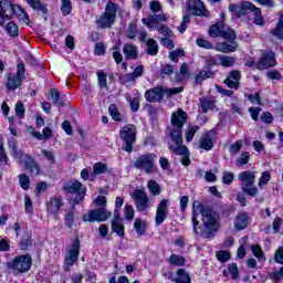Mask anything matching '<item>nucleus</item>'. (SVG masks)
I'll use <instances>...</instances> for the list:
<instances>
[{
    "label": "nucleus",
    "instance_id": "obj_10",
    "mask_svg": "<svg viewBox=\"0 0 283 283\" xmlns=\"http://www.w3.org/2000/svg\"><path fill=\"white\" fill-rule=\"evenodd\" d=\"M62 189L66 193H76L74 205H78V202H82V200H84L85 198V195L87 193V189L84 188L83 184H81L78 180L63 184Z\"/></svg>",
    "mask_w": 283,
    "mask_h": 283
},
{
    "label": "nucleus",
    "instance_id": "obj_5",
    "mask_svg": "<svg viewBox=\"0 0 283 283\" xmlns=\"http://www.w3.org/2000/svg\"><path fill=\"white\" fill-rule=\"evenodd\" d=\"M185 92V87H175V88H163V86H157L146 91L145 98L148 103H160L163 98H165V94L171 96V94H182Z\"/></svg>",
    "mask_w": 283,
    "mask_h": 283
},
{
    "label": "nucleus",
    "instance_id": "obj_15",
    "mask_svg": "<svg viewBox=\"0 0 283 283\" xmlns=\"http://www.w3.org/2000/svg\"><path fill=\"white\" fill-rule=\"evenodd\" d=\"M81 253V241L78 238L74 239L72 248L69 251V255L65 258L66 266H74L75 262H78V254Z\"/></svg>",
    "mask_w": 283,
    "mask_h": 283
},
{
    "label": "nucleus",
    "instance_id": "obj_18",
    "mask_svg": "<svg viewBox=\"0 0 283 283\" xmlns=\"http://www.w3.org/2000/svg\"><path fill=\"white\" fill-rule=\"evenodd\" d=\"M169 207V201L167 199H163L158 206L155 217V223L157 227H160L163 224L164 220H167V208Z\"/></svg>",
    "mask_w": 283,
    "mask_h": 283
},
{
    "label": "nucleus",
    "instance_id": "obj_26",
    "mask_svg": "<svg viewBox=\"0 0 283 283\" xmlns=\"http://www.w3.org/2000/svg\"><path fill=\"white\" fill-rule=\"evenodd\" d=\"M216 76V72L211 70H201L199 73L195 76V84L196 85H202L203 81H207V78H213Z\"/></svg>",
    "mask_w": 283,
    "mask_h": 283
},
{
    "label": "nucleus",
    "instance_id": "obj_35",
    "mask_svg": "<svg viewBox=\"0 0 283 283\" xmlns=\"http://www.w3.org/2000/svg\"><path fill=\"white\" fill-rule=\"evenodd\" d=\"M25 1L30 6V8H32V10L42 12V14H48V7L41 3V0H25Z\"/></svg>",
    "mask_w": 283,
    "mask_h": 283
},
{
    "label": "nucleus",
    "instance_id": "obj_30",
    "mask_svg": "<svg viewBox=\"0 0 283 283\" xmlns=\"http://www.w3.org/2000/svg\"><path fill=\"white\" fill-rule=\"evenodd\" d=\"M247 227H249V218L244 213L239 214L234 220V229L242 231Z\"/></svg>",
    "mask_w": 283,
    "mask_h": 283
},
{
    "label": "nucleus",
    "instance_id": "obj_40",
    "mask_svg": "<svg viewBox=\"0 0 283 283\" xmlns=\"http://www.w3.org/2000/svg\"><path fill=\"white\" fill-rule=\"evenodd\" d=\"M272 34L273 36H276V39H283V14L279 18Z\"/></svg>",
    "mask_w": 283,
    "mask_h": 283
},
{
    "label": "nucleus",
    "instance_id": "obj_28",
    "mask_svg": "<svg viewBox=\"0 0 283 283\" xmlns=\"http://www.w3.org/2000/svg\"><path fill=\"white\" fill-rule=\"evenodd\" d=\"M8 145H9V149H10V151H11V156H13V158H17L18 160H21V163H22L23 160H25V156H29V155H25V154L23 153V150H19V149L17 148V142H15V140H10V142L8 143Z\"/></svg>",
    "mask_w": 283,
    "mask_h": 283
},
{
    "label": "nucleus",
    "instance_id": "obj_48",
    "mask_svg": "<svg viewBox=\"0 0 283 283\" xmlns=\"http://www.w3.org/2000/svg\"><path fill=\"white\" fill-rule=\"evenodd\" d=\"M6 30H7V34H9V36H19V27H17V23H14L13 21L9 22L6 25Z\"/></svg>",
    "mask_w": 283,
    "mask_h": 283
},
{
    "label": "nucleus",
    "instance_id": "obj_9",
    "mask_svg": "<svg viewBox=\"0 0 283 283\" xmlns=\"http://www.w3.org/2000/svg\"><path fill=\"white\" fill-rule=\"evenodd\" d=\"M119 137L125 143L122 149L127 151V154H132L134 151V144L136 143V126L132 124L125 125L119 130Z\"/></svg>",
    "mask_w": 283,
    "mask_h": 283
},
{
    "label": "nucleus",
    "instance_id": "obj_36",
    "mask_svg": "<svg viewBox=\"0 0 283 283\" xmlns=\"http://www.w3.org/2000/svg\"><path fill=\"white\" fill-rule=\"evenodd\" d=\"M146 52L150 56H156L158 54V42L154 39H148L146 41Z\"/></svg>",
    "mask_w": 283,
    "mask_h": 283
},
{
    "label": "nucleus",
    "instance_id": "obj_47",
    "mask_svg": "<svg viewBox=\"0 0 283 283\" xmlns=\"http://www.w3.org/2000/svg\"><path fill=\"white\" fill-rule=\"evenodd\" d=\"M175 70H176V66H174L171 64L161 65L160 70H159V74L163 77L171 76V74H174Z\"/></svg>",
    "mask_w": 283,
    "mask_h": 283
},
{
    "label": "nucleus",
    "instance_id": "obj_53",
    "mask_svg": "<svg viewBox=\"0 0 283 283\" xmlns=\"http://www.w3.org/2000/svg\"><path fill=\"white\" fill-rule=\"evenodd\" d=\"M180 56H185V51L182 49H176L169 53V59L172 63H178V59H180Z\"/></svg>",
    "mask_w": 283,
    "mask_h": 283
},
{
    "label": "nucleus",
    "instance_id": "obj_52",
    "mask_svg": "<svg viewBox=\"0 0 283 283\" xmlns=\"http://www.w3.org/2000/svg\"><path fill=\"white\" fill-rule=\"evenodd\" d=\"M19 182H20V186L24 189V191H28V189H30V177L28 175L20 174Z\"/></svg>",
    "mask_w": 283,
    "mask_h": 283
},
{
    "label": "nucleus",
    "instance_id": "obj_49",
    "mask_svg": "<svg viewBox=\"0 0 283 283\" xmlns=\"http://www.w3.org/2000/svg\"><path fill=\"white\" fill-rule=\"evenodd\" d=\"M168 262L172 264L174 266H184L185 265V259L181 255L172 254L170 255Z\"/></svg>",
    "mask_w": 283,
    "mask_h": 283
},
{
    "label": "nucleus",
    "instance_id": "obj_41",
    "mask_svg": "<svg viewBox=\"0 0 283 283\" xmlns=\"http://www.w3.org/2000/svg\"><path fill=\"white\" fill-rule=\"evenodd\" d=\"M108 112H109L113 120H116V123L123 122V114H120V112H118V107H116V104L109 105Z\"/></svg>",
    "mask_w": 283,
    "mask_h": 283
},
{
    "label": "nucleus",
    "instance_id": "obj_27",
    "mask_svg": "<svg viewBox=\"0 0 283 283\" xmlns=\"http://www.w3.org/2000/svg\"><path fill=\"white\" fill-rule=\"evenodd\" d=\"M8 145H9V149H10V151H11V156H13V158H17L18 160H21V163H22L23 160H25V156H29V155H25V154L23 153V150H19V149L17 148V142H15V140H10V142L8 143Z\"/></svg>",
    "mask_w": 283,
    "mask_h": 283
},
{
    "label": "nucleus",
    "instance_id": "obj_24",
    "mask_svg": "<svg viewBox=\"0 0 283 283\" xmlns=\"http://www.w3.org/2000/svg\"><path fill=\"white\" fill-rule=\"evenodd\" d=\"M255 4L253 2H241L237 7V17L238 19L247 17L248 12H253Z\"/></svg>",
    "mask_w": 283,
    "mask_h": 283
},
{
    "label": "nucleus",
    "instance_id": "obj_43",
    "mask_svg": "<svg viewBox=\"0 0 283 283\" xmlns=\"http://www.w3.org/2000/svg\"><path fill=\"white\" fill-rule=\"evenodd\" d=\"M101 174H107V164L99 161L93 166V176H101Z\"/></svg>",
    "mask_w": 283,
    "mask_h": 283
},
{
    "label": "nucleus",
    "instance_id": "obj_56",
    "mask_svg": "<svg viewBox=\"0 0 283 283\" xmlns=\"http://www.w3.org/2000/svg\"><path fill=\"white\" fill-rule=\"evenodd\" d=\"M189 23H191V18L189 15H184L182 21H181L180 25L178 27V31L181 34H184V32L187 31V25H189Z\"/></svg>",
    "mask_w": 283,
    "mask_h": 283
},
{
    "label": "nucleus",
    "instance_id": "obj_19",
    "mask_svg": "<svg viewBox=\"0 0 283 283\" xmlns=\"http://www.w3.org/2000/svg\"><path fill=\"white\" fill-rule=\"evenodd\" d=\"M213 130H209L205 133L199 142V147L200 149H205L206 151H211L213 149V136H214Z\"/></svg>",
    "mask_w": 283,
    "mask_h": 283
},
{
    "label": "nucleus",
    "instance_id": "obj_32",
    "mask_svg": "<svg viewBox=\"0 0 283 283\" xmlns=\"http://www.w3.org/2000/svg\"><path fill=\"white\" fill-rule=\"evenodd\" d=\"M111 229L113 233H116L119 238H125V226L123 221H111Z\"/></svg>",
    "mask_w": 283,
    "mask_h": 283
},
{
    "label": "nucleus",
    "instance_id": "obj_25",
    "mask_svg": "<svg viewBox=\"0 0 283 283\" xmlns=\"http://www.w3.org/2000/svg\"><path fill=\"white\" fill-rule=\"evenodd\" d=\"M214 50L217 52H222L223 54H229V53L235 52V50H238V43L221 42L216 45Z\"/></svg>",
    "mask_w": 283,
    "mask_h": 283
},
{
    "label": "nucleus",
    "instance_id": "obj_23",
    "mask_svg": "<svg viewBox=\"0 0 283 283\" xmlns=\"http://www.w3.org/2000/svg\"><path fill=\"white\" fill-rule=\"evenodd\" d=\"M123 52L128 61H136L138 59V48L134 44H124Z\"/></svg>",
    "mask_w": 283,
    "mask_h": 283
},
{
    "label": "nucleus",
    "instance_id": "obj_55",
    "mask_svg": "<svg viewBox=\"0 0 283 283\" xmlns=\"http://www.w3.org/2000/svg\"><path fill=\"white\" fill-rule=\"evenodd\" d=\"M15 116L17 118H24L25 116V106L21 102L15 104Z\"/></svg>",
    "mask_w": 283,
    "mask_h": 283
},
{
    "label": "nucleus",
    "instance_id": "obj_14",
    "mask_svg": "<svg viewBox=\"0 0 283 283\" xmlns=\"http://www.w3.org/2000/svg\"><path fill=\"white\" fill-rule=\"evenodd\" d=\"M187 11L191 12L195 17H206L209 19L211 13H209V10L205 8V3L201 2V0H188L187 2Z\"/></svg>",
    "mask_w": 283,
    "mask_h": 283
},
{
    "label": "nucleus",
    "instance_id": "obj_45",
    "mask_svg": "<svg viewBox=\"0 0 283 283\" xmlns=\"http://www.w3.org/2000/svg\"><path fill=\"white\" fill-rule=\"evenodd\" d=\"M13 14H15L17 19L22 23H28V21H30L25 11L19 6L15 7Z\"/></svg>",
    "mask_w": 283,
    "mask_h": 283
},
{
    "label": "nucleus",
    "instance_id": "obj_64",
    "mask_svg": "<svg viewBox=\"0 0 283 283\" xmlns=\"http://www.w3.org/2000/svg\"><path fill=\"white\" fill-rule=\"evenodd\" d=\"M274 261L277 264H283V247H280L274 253Z\"/></svg>",
    "mask_w": 283,
    "mask_h": 283
},
{
    "label": "nucleus",
    "instance_id": "obj_34",
    "mask_svg": "<svg viewBox=\"0 0 283 283\" xmlns=\"http://www.w3.org/2000/svg\"><path fill=\"white\" fill-rule=\"evenodd\" d=\"M217 59L219 60V65H222V67H233L235 65V57L218 54Z\"/></svg>",
    "mask_w": 283,
    "mask_h": 283
},
{
    "label": "nucleus",
    "instance_id": "obj_6",
    "mask_svg": "<svg viewBox=\"0 0 283 283\" xmlns=\"http://www.w3.org/2000/svg\"><path fill=\"white\" fill-rule=\"evenodd\" d=\"M156 158L158 156L154 153L140 155L134 161V167L148 175L156 174Z\"/></svg>",
    "mask_w": 283,
    "mask_h": 283
},
{
    "label": "nucleus",
    "instance_id": "obj_38",
    "mask_svg": "<svg viewBox=\"0 0 283 283\" xmlns=\"http://www.w3.org/2000/svg\"><path fill=\"white\" fill-rule=\"evenodd\" d=\"M51 98L53 99V104L57 107H65V102L61 99V93H59V90L51 88Z\"/></svg>",
    "mask_w": 283,
    "mask_h": 283
},
{
    "label": "nucleus",
    "instance_id": "obj_4",
    "mask_svg": "<svg viewBox=\"0 0 283 283\" xmlns=\"http://www.w3.org/2000/svg\"><path fill=\"white\" fill-rule=\"evenodd\" d=\"M142 22L148 30H156L159 32V34H163L164 38H171L174 36V31L169 29L167 24V15L165 13H159V14H153L149 15L148 18H143Z\"/></svg>",
    "mask_w": 283,
    "mask_h": 283
},
{
    "label": "nucleus",
    "instance_id": "obj_1",
    "mask_svg": "<svg viewBox=\"0 0 283 283\" xmlns=\"http://www.w3.org/2000/svg\"><path fill=\"white\" fill-rule=\"evenodd\" d=\"M195 233L202 234L206 239H211L218 231V213L209 207L202 206L200 201L192 203V217Z\"/></svg>",
    "mask_w": 283,
    "mask_h": 283
},
{
    "label": "nucleus",
    "instance_id": "obj_17",
    "mask_svg": "<svg viewBox=\"0 0 283 283\" xmlns=\"http://www.w3.org/2000/svg\"><path fill=\"white\" fill-rule=\"evenodd\" d=\"M240 78H242V73H240L238 70H234L228 74L223 83L227 85V87H229V90H240Z\"/></svg>",
    "mask_w": 283,
    "mask_h": 283
},
{
    "label": "nucleus",
    "instance_id": "obj_51",
    "mask_svg": "<svg viewBox=\"0 0 283 283\" xmlns=\"http://www.w3.org/2000/svg\"><path fill=\"white\" fill-rule=\"evenodd\" d=\"M228 271L232 280H238V277H240V270L238 269V263H229Z\"/></svg>",
    "mask_w": 283,
    "mask_h": 283
},
{
    "label": "nucleus",
    "instance_id": "obj_8",
    "mask_svg": "<svg viewBox=\"0 0 283 283\" xmlns=\"http://www.w3.org/2000/svg\"><path fill=\"white\" fill-rule=\"evenodd\" d=\"M116 3L109 1L105 7V12L96 18V24L98 28L105 30V28H112L114 21H116Z\"/></svg>",
    "mask_w": 283,
    "mask_h": 283
},
{
    "label": "nucleus",
    "instance_id": "obj_21",
    "mask_svg": "<svg viewBox=\"0 0 283 283\" xmlns=\"http://www.w3.org/2000/svg\"><path fill=\"white\" fill-rule=\"evenodd\" d=\"M61 207H63V199L59 197L51 198L48 206V213L50 216H57L59 211H61Z\"/></svg>",
    "mask_w": 283,
    "mask_h": 283
},
{
    "label": "nucleus",
    "instance_id": "obj_3",
    "mask_svg": "<svg viewBox=\"0 0 283 283\" xmlns=\"http://www.w3.org/2000/svg\"><path fill=\"white\" fill-rule=\"evenodd\" d=\"M97 209L91 210L84 214V222H105L112 218V212L107 210V198L105 196H98L94 200Z\"/></svg>",
    "mask_w": 283,
    "mask_h": 283
},
{
    "label": "nucleus",
    "instance_id": "obj_22",
    "mask_svg": "<svg viewBox=\"0 0 283 283\" xmlns=\"http://www.w3.org/2000/svg\"><path fill=\"white\" fill-rule=\"evenodd\" d=\"M0 8L6 19L9 20L12 19L14 10H17V7L10 0H0Z\"/></svg>",
    "mask_w": 283,
    "mask_h": 283
},
{
    "label": "nucleus",
    "instance_id": "obj_63",
    "mask_svg": "<svg viewBox=\"0 0 283 283\" xmlns=\"http://www.w3.org/2000/svg\"><path fill=\"white\" fill-rule=\"evenodd\" d=\"M240 149H242V139H238L234 144L230 146V154H239Z\"/></svg>",
    "mask_w": 283,
    "mask_h": 283
},
{
    "label": "nucleus",
    "instance_id": "obj_29",
    "mask_svg": "<svg viewBox=\"0 0 283 283\" xmlns=\"http://www.w3.org/2000/svg\"><path fill=\"white\" fill-rule=\"evenodd\" d=\"M175 283H191V275L185 269L177 270V277L172 279Z\"/></svg>",
    "mask_w": 283,
    "mask_h": 283
},
{
    "label": "nucleus",
    "instance_id": "obj_2",
    "mask_svg": "<svg viewBox=\"0 0 283 283\" xmlns=\"http://www.w3.org/2000/svg\"><path fill=\"white\" fill-rule=\"evenodd\" d=\"M185 123H187V114L185 111L178 108L171 114V125L174 128L169 132L168 136L174 145H169V149L172 154L184 156L180 163L184 167H189V165H191L189 149L187 146L182 145V127H185Z\"/></svg>",
    "mask_w": 283,
    "mask_h": 283
},
{
    "label": "nucleus",
    "instance_id": "obj_39",
    "mask_svg": "<svg viewBox=\"0 0 283 283\" xmlns=\"http://www.w3.org/2000/svg\"><path fill=\"white\" fill-rule=\"evenodd\" d=\"M147 187L151 196H160V184L154 179L148 180Z\"/></svg>",
    "mask_w": 283,
    "mask_h": 283
},
{
    "label": "nucleus",
    "instance_id": "obj_37",
    "mask_svg": "<svg viewBox=\"0 0 283 283\" xmlns=\"http://www.w3.org/2000/svg\"><path fill=\"white\" fill-rule=\"evenodd\" d=\"M199 103L203 114H207L209 109H213V107H216V102L207 97L200 98Z\"/></svg>",
    "mask_w": 283,
    "mask_h": 283
},
{
    "label": "nucleus",
    "instance_id": "obj_44",
    "mask_svg": "<svg viewBox=\"0 0 283 283\" xmlns=\"http://www.w3.org/2000/svg\"><path fill=\"white\" fill-rule=\"evenodd\" d=\"M61 12L63 17L72 14V0H61Z\"/></svg>",
    "mask_w": 283,
    "mask_h": 283
},
{
    "label": "nucleus",
    "instance_id": "obj_31",
    "mask_svg": "<svg viewBox=\"0 0 283 283\" xmlns=\"http://www.w3.org/2000/svg\"><path fill=\"white\" fill-rule=\"evenodd\" d=\"M223 30L224 22H218L209 28V36L212 39H218V36H222Z\"/></svg>",
    "mask_w": 283,
    "mask_h": 283
},
{
    "label": "nucleus",
    "instance_id": "obj_12",
    "mask_svg": "<svg viewBox=\"0 0 283 283\" xmlns=\"http://www.w3.org/2000/svg\"><path fill=\"white\" fill-rule=\"evenodd\" d=\"M7 266L18 273H28L32 266V256L29 254L15 256L13 261L7 263Z\"/></svg>",
    "mask_w": 283,
    "mask_h": 283
},
{
    "label": "nucleus",
    "instance_id": "obj_61",
    "mask_svg": "<svg viewBox=\"0 0 283 283\" xmlns=\"http://www.w3.org/2000/svg\"><path fill=\"white\" fill-rule=\"evenodd\" d=\"M221 39H228V40H231V41L235 40V30H233V29L224 30L223 29V32L221 34Z\"/></svg>",
    "mask_w": 283,
    "mask_h": 283
},
{
    "label": "nucleus",
    "instance_id": "obj_59",
    "mask_svg": "<svg viewBox=\"0 0 283 283\" xmlns=\"http://www.w3.org/2000/svg\"><path fill=\"white\" fill-rule=\"evenodd\" d=\"M214 65H218V61L214 56L208 55L205 57L206 70H211V67H213Z\"/></svg>",
    "mask_w": 283,
    "mask_h": 283
},
{
    "label": "nucleus",
    "instance_id": "obj_57",
    "mask_svg": "<svg viewBox=\"0 0 283 283\" xmlns=\"http://www.w3.org/2000/svg\"><path fill=\"white\" fill-rule=\"evenodd\" d=\"M200 127L198 126H190L186 133V140L191 143L193 140V136H196V132H198Z\"/></svg>",
    "mask_w": 283,
    "mask_h": 283
},
{
    "label": "nucleus",
    "instance_id": "obj_13",
    "mask_svg": "<svg viewBox=\"0 0 283 283\" xmlns=\"http://www.w3.org/2000/svg\"><path fill=\"white\" fill-rule=\"evenodd\" d=\"M130 198L134 200L138 213H144L151 207V200L143 189H136L132 192Z\"/></svg>",
    "mask_w": 283,
    "mask_h": 283
},
{
    "label": "nucleus",
    "instance_id": "obj_58",
    "mask_svg": "<svg viewBox=\"0 0 283 283\" xmlns=\"http://www.w3.org/2000/svg\"><path fill=\"white\" fill-rule=\"evenodd\" d=\"M134 213H135L134 207L126 205L124 210L125 220H128V221L134 220Z\"/></svg>",
    "mask_w": 283,
    "mask_h": 283
},
{
    "label": "nucleus",
    "instance_id": "obj_33",
    "mask_svg": "<svg viewBox=\"0 0 283 283\" xmlns=\"http://www.w3.org/2000/svg\"><path fill=\"white\" fill-rule=\"evenodd\" d=\"M134 229L137 235L140 238L147 233V222L143 221V219H135Z\"/></svg>",
    "mask_w": 283,
    "mask_h": 283
},
{
    "label": "nucleus",
    "instance_id": "obj_7",
    "mask_svg": "<svg viewBox=\"0 0 283 283\" xmlns=\"http://www.w3.org/2000/svg\"><path fill=\"white\" fill-rule=\"evenodd\" d=\"M255 174L256 171H242L239 175V180L242 182V191L247 195L250 196L251 198H255L259 193L258 187H253L255 185Z\"/></svg>",
    "mask_w": 283,
    "mask_h": 283
},
{
    "label": "nucleus",
    "instance_id": "obj_54",
    "mask_svg": "<svg viewBox=\"0 0 283 283\" xmlns=\"http://www.w3.org/2000/svg\"><path fill=\"white\" fill-rule=\"evenodd\" d=\"M74 207L72 209L69 210V212L65 216V224L66 227H69V229H72V227L74 226Z\"/></svg>",
    "mask_w": 283,
    "mask_h": 283
},
{
    "label": "nucleus",
    "instance_id": "obj_60",
    "mask_svg": "<svg viewBox=\"0 0 283 283\" xmlns=\"http://www.w3.org/2000/svg\"><path fill=\"white\" fill-rule=\"evenodd\" d=\"M269 277L273 279V282H282L283 280V266L276 271L269 274Z\"/></svg>",
    "mask_w": 283,
    "mask_h": 283
},
{
    "label": "nucleus",
    "instance_id": "obj_20",
    "mask_svg": "<svg viewBox=\"0 0 283 283\" xmlns=\"http://www.w3.org/2000/svg\"><path fill=\"white\" fill-rule=\"evenodd\" d=\"M22 163H24L25 169H28V171H30L32 176H39V174H41V168L39 167V164L36 163V160H34V158L30 157V155L24 156V160Z\"/></svg>",
    "mask_w": 283,
    "mask_h": 283
},
{
    "label": "nucleus",
    "instance_id": "obj_46",
    "mask_svg": "<svg viewBox=\"0 0 283 283\" xmlns=\"http://www.w3.org/2000/svg\"><path fill=\"white\" fill-rule=\"evenodd\" d=\"M249 160H251V154H249V151H244L239 158H237L235 165L238 167H243V165H249Z\"/></svg>",
    "mask_w": 283,
    "mask_h": 283
},
{
    "label": "nucleus",
    "instance_id": "obj_62",
    "mask_svg": "<svg viewBox=\"0 0 283 283\" xmlns=\"http://www.w3.org/2000/svg\"><path fill=\"white\" fill-rule=\"evenodd\" d=\"M252 253L254 258H258V260H262V258H264V252L259 244L252 245Z\"/></svg>",
    "mask_w": 283,
    "mask_h": 283
},
{
    "label": "nucleus",
    "instance_id": "obj_50",
    "mask_svg": "<svg viewBox=\"0 0 283 283\" xmlns=\"http://www.w3.org/2000/svg\"><path fill=\"white\" fill-rule=\"evenodd\" d=\"M216 258L219 262H229V260H231V253L227 250L217 251Z\"/></svg>",
    "mask_w": 283,
    "mask_h": 283
},
{
    "label": "nucleus",
    "instance_id": "obj_11",
    "mask_svg": "<svg viewBox=\"0 0 283 283\" xmlns=\"http://www.w3.org/2000/svg\"><path fill=\"white\" fill-rule=\"evenodd\" d=\"M23 81H25V64L19 63L17 66V74H8L7 87L13 92L17 87H21V83H23Z\"/></svg>",
    "mask_w": 283,
    "mask_h": 283
},
{
    "label": "nucleus",
    "instance_id": "obj_16",
    "mask_svg": "<svg viewBox=\"0 0 283 283\" xmlns=\"http://www.w3.org/2000/svg\"><path fill=\"white\" fill-rule=\"evenodd\" d=\"M277 62L275 60V53L270 51L264 53L256 64V70H269V67H275Z\"/></svg>",
    "mask_w": 283,
    "mask_h": 283
},
{
    "label": "nucleus",
    "instance_id": "obj_42",
    "mask_svg": "<svg viewBox=\"0 0 283 283\" xmlns=\"http://www.w3.org/2000/svg\"><path fill=\"white\" fill-rule=\"evenodd\" d=\"M252 12H253L255 25H264V23H266L264 21V17H262V9L254 6V9H252Z\"/></svg>",
    "mask_w": 283,
    "mask_h": 283
}]
</instances>
